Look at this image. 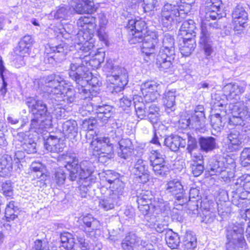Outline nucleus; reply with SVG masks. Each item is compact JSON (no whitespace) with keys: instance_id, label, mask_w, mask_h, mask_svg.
<instances>
[{"instance_id":"nucleus-21","label":"nucleus","mask_w":250,"mask_h":250,"mask_svg":"<svg viewBox=\"0 0 250 250\" xmlns=\"http://www.w3.org/2000/svg\"><path fill=\"white\" fill-rule=\"evenodd\" d=\"M231 117L229 118V124L245 127L246 117L244 105L241 103H236L231 109Z\"/></svg>"},{"instance_id":"nucleus-44","label":"nucleus","mask_w":250,"mask_h":250,"mask_svg":"<svg viewBox=\"0 0 250 250\" xmlns=\"http://www.w3.org/2000/svg\"><path fill=\"white\" fill-rule=\"evenodd\" d=\"M174 39L169 34H165L163 38L162 46L160 50H163L166 52L175 54Z\"/></svg>"},{"instance_id":"nucleus-18","label":"nucleus","mask_w":250,"mask_h":250,"mask_svg":"<svg viewBox=\"0 0 250 250\" xmlns=\"http://www.w3.org/2000/svg\"><path fill=\"white\" fill-rule=\"evenodd\" d=\"M242 139L238 131H230L224 139L223 148L227 152H233L239 150L241 147Z\"/></svg>"},{"instance_id":"nucleus-33","label":"nucleus","mask_w":250,"mask_h":250,"mask_svg":"<svg viewBox=\"0 0 250 250\" xmlns=\"http://www.w3.org/2000/svg\"><path fill=\"white\" fill-rule=\"evenodd\" d=\"M233 188L236 193L244 191L250 192V175L246 174L238 178L233 185Z\"/></svg>"},{"instance_id":"nucleus-48","label":"nucleus","mask_w":250,"mask_h":250,"mask_svg":"<svg viewBox=\"0 0 250 250\" xmlns=\"http://www.w3.org/2000/svg\"><path fill=\"white\" fill-rule=\"evenodd\" d=\"M62 247L67 250H72L75 244L73 235L68 232H63L60 235Z\"/></svg>"},{"instance_id":"nucleus-62","label":"nucleus","mask_w":250,"mask_h":250,"mask_svg":"<svg viewBox=\"0 0 250 250\" xmlns=\"http://www.w3.org/2000/svg\"><path fill=\"white\" fill-rule=\"evenodd\" d=\"M168 226L167 222L164 220H156L153 225V228H154L159 233H161L167 229Z\"/></svg>"},{"instance_id":"nucleus-53","label":"nucleus","mask_w":250,"mask_h":250,"mask_svg":"<svg viewBox=\"0 0 250 250\" xmlns=\"http://www.w3.org/2000/svg\"><path fill=\"white\" fill-rule=\"evenodd\" d=\"M210 122L212 127L217 131H220L224 127V124L222 122V118L220 114L216 113L212 115L210 118Z\"/></svg>"},{"instance_id":"nucleus-36","label":"nucleus","mask_w":250,"mask_h":250,"mask_svg":"<svg viewBox=\"0 0 250 250\" xmlns=\"http://www.w3.org/2000/svg\"><path fill=\"white\" fill-rule=\"evenodd\" d=\"M165 145L171 151H177L180 147H185L186 141L179 136H169L165 139Z\"/></svg>"},{"instance_id":"nucleus-24","label":"nucleus","mask_w":250,"mask_h":250,"mask_svg":"<svg viewBox=\"0 0 250 250\" xmlns=\"http://www.w3.org/2000/svg\"><path fill=\"white\" fill-rule=\"evenodd\" d=\"M132 172L139 182L145 183L148 181L149 174L146 162L142 159H138L137 160L132 168Z\"/></svg>"},{"instance_id":"nucleus-25","label":"nucleus","mask_w":250,"mask_h":250,"mask_svg":"<svg viewBox=\"0 0 250 250\" xmlns=\"http://www.w3.org/2000/svg\"><path fill=\"white\" fill-rule=\"evenodd\" d=\"M143 241L133 232H129L122 240L121 248L123 250H138Z\"/></svg>"},{"instance_id":"nucleus-34","label":"nucleus","mask_w":250,"mask_h":250,"mask_svg":"<svg viewBox=\"0 0 250 250\" xmlns=\"http://www.w3.org/2000/svg\"><path fill=\"white\" fill-rule=\"evenodd\" d=\"M62 130L64 136L67 138H74L78 133V126L77 122L68 120L62 125Z\"/></svg>"},{"instance_id":"nucleus-27","label":"nucleus","mask_w":250,"mask_h":250,"mask_svg":"<svg viewBox=\"0 0 250 250\" xmlns=\"http://www.w3.org/2000/svg\"><path fill=\"white\" fill-rule=\"evenodd\" d=\"M33 39L30 35H25L19 42V46L16 48L15 53L20 58H24L29 55Z\"/></svg>"},{"instance_id":"nucleus-6","label":"nucleus","mask_w":250,"mask_h":250,"mask_svg":"<svg viewBox=\"0 0 250 250\" xmlns=\"http://www.w3.org/2000/svg\"><path fill=\"white\" fill-rule=\"evenodd\" d=\"M114 182L117 187L112 186L108 189L103 187L101 188V193L105 195L99 200V207L105 211L113 209L124 192L125 184L117 179Z\"/></svg>"},{"instance_id":"nucleus-20","label":"nucleus","mask_w":250,"mask_h":250,"mask_svg":"<svg viewBox=\"0 0 250 250\" xmlns=\"http://www.w3.org/2000/svg\"><path fill=\"white\" fill-rule=\"evenodd\" d=\"M166 190L167 193L174 196L176 200L179 202V204L183 205L188 201L183 186L179 181L173 180L169 181L166 185Z\"/></svg>"},{"instance_id":"nucleus-38","label":"nucleus","mask_w":250,"mask_h":250,"mask_svg":"<svg viewBox=\"0 0 250 250\" xmlns=\"http://www.w3.org/2000/svg\"><path fill=\"white\" fill-rule=\"evenodd\" d=\"M165 158H159L157 160L150 162L152 169L156 175L164 176L169 172V168L166 165Z\"/></svg>"},{"instance_id":"nucleus-30","label":"nucleus","mask_w":250,"mask_h":250,"mask_svg":"<svg viewBox=\"0 0 250 250\" xmlns=\"http://www.w3.org/2000/svg\"><path fill=\"white\" fill-rule=\"evenodd\" d=\"M79 50V53H83V55H82V58L83 60H85L86 56L88 58V62H87V65L90 68L91 67L92 68H98L100 64L103 62L104 59L105 54L104 52H98L97 53H96L94 56L92 57V59L90 58L89 55L90 54V52H89L90 50H89L87 52H84L81 50Z\"/></svg>"},{"instance_id":"nucleus-4","label":"nucleus","mask_w":250,"mask_h":250,"mask_svg":"<svg viewBox=\"0 0 250 250\" xmlns=\"http://www.w3.org/2000/svg\"><path fill=\"white\" fill-rule=\"evenodd\" d=\"M77 24L79 30L75 36V47L77 50L87 52L94 46L92 37L96 26V19L92 16L81 17Z\"/></svg>"},{"instance_id":"nucleus-10","label":"nucleus","mask_w":250,"mask_h":250,"mask_svg":"<svg viewBox=\"0 0 250 250\" xmlns=\"http://www.w3.org/2000/svg\"><path fill=\"white\" fill-rule=\"evenodd\" d=\"M220 28L221 25L218 21L208 22L204 21L202 22L199 43L203 46L207 56L211 54L212 51L210 44L211 39Z\"/></svg>"},{"instance_id":"nucleus-64","label":"nucleus","mask_w":250,"mask_h":250,"mask_svg":"<svg viewBox=\"0 0 250 250\" xmlns=\"http://www.w3.org/2000/svg\"><path fill=\"white\" fill-rule=\"evenodd\" d=\"M197 147V141L195 138L191 137H188V146L187 150L189 154H191L192 151Z\"/></svg>"},{"instance_id":"nucleus-26","label":"nucleus","mask_w":250,"mask_h":250,"mask_svg":"<svg viewBox=\"0 0 250 250\" xmlns=\"http://www.w3.org/2000/svg\"><path fill=\"white\" fill-rule=\"evenodd\" d=\"M70 6L79 14L92 13L94 10V2L90 0H72Z\"/></svg>"},{"instance_id":"nucleus-37","label":"nucleus","mask_w":250,"mask_h":250,"mask_svg":"<svg viewBox=\"0 0 250 250\" xmlns=\"http://www.w3.org/2000/svg\"><path fill=\"white\" fill-rule=\"evenodd\" d=\"M196 29L195 22L192 20L184 21L181 26L179 33V37H194L196 35Z\"/></svg>"},{"instance_id":"nucleus-49","label":"nucleus","mask_w":250,"mask_h":250,"mask_svg":"<svg viewBox=\"0 0 250 250\" xmlns=\"http://www.w3.org/2000/svg\"><path fill=\"white\" fill-rule=\"evenodd\" d=\"M148 109L147 110V117L148 120L152 123H157L160 117L159 108L155 104H152L147 106Z\"/></svg>"},{"instance_id":"nucleus-12","label":"nucleus","mask_w":250,"mask_h":250,"mask_svg":"<svg viewBox=\"0 0 250 250\" xmlns=\"http://www.w3.org/2000/svg\"><path fill=\"white\" fill-rule=\"evenodd\" d=\"M91 146L95 152V155H98L100 160L105 157L110 159L113 152L112 144L108 137L97 138L91 143Z\"/></svg>"},{"instance_id":"nucleus-42","label":"nucleus","mask_w":250,"mask_h":250,"mask_svg":"<svg viewBox=\"0 0 250 250\" xmlns=\"http://www.w3.org/2000/svg\"><path fill=\"white\" fill-rule=\"evenodd\" d=\"M95 114L103 123H106L112 114V107L108 105H96Z\"/></svg>"},{"instance_id":"nucleus-15","label":"nucleus","mask_w":250,"mask_h":250,"mask_svg":"<svg viewBox=\"0 0 250 250\" xmlns=\"http://www.w3.org/2000/svg\"><path fill=\"white\" fill-rule=\"evenodd\" d=\"M248 13L241 5H237L232 13V21L234 25L233 30L235 34L238 36L244 33L247 24Z\"/></svg>"},{"instance_id":"nucleus-52","label":"nucleus","mask_w":250,"mask_h":250,"mask_svg":"<svg viewBox=\"0 0 250 250\" xmlns=\"http://www.w3.org/2000/svg\"><path fill=\"white\" fill-rule=\"evenodd\" d=\"M30 250H56L50 246L49 243L45 240L37 239Z\"/></svg>"},{"instance_id":"nucleus-58","label":"nucleus","mask_w":250,"mask_h":250,"mask_svg":"<svg viewBox=\"0 0 250 250\" xmlns=\"http://www.w3.org/2000/svg\"><path fill=\"white\" fill-rule=\"evenodd\" d=\"M158 6V0H143V7L145 12L154 10Z\"/></svg>"},{"instance_id":"nucleus-61","label":"nucleus","mask_w":250,"mask_h":250,"mask_svg":"<svg viewBox=\"0 0 250 250\" xmlns=\"http://www.w3.org/2000/svg\"><path fill=\"white\" fill-rule=\"evenodd\" d=\"M30 169L34 172H38L39 173V175H37L38 178H41L43 176L44 166L40 162H34L32 163L30 166Z\"/></svg>"},{"instance_id":"nucleus-31","label":"nucleus","mask_w":250,"mask_h":250,"mask_svg":"<svg viewBox=\"0 0 250 250\" xmlns=\"http://www.w3.org/2000/svg\"><path fill=\"white\" fill-rule=\"evenodd\" d=\"M223 90L228 100H237L239 95L244 92V89L236 83H229L224 87Z\"/></svg>"},{"instance_id":"nucleus-17","label":"nucleus","mask_w":250,"mask_h":250,"mask_svg":"<svg viewBox=\"0 0 250 250\" xmlns=\"http://www.w3.org/2000/svg\"><path fill=\"white\" fill-rule=\"evenodd\" d=\"M20 167L19 159H17L13 163L11 157L7 155L3 156L0 159V176L3 177H9L14 171L20 173Z\"/></svg>"},{"instance_id":"nucleus-56","label":"nucleus","mask_w":250,"mask_h":250,"mask_svg":"<svg viewBox=\"0 0 250 250\" xmlns=\"http://www.w3.org/2000/svg\"><path fill=\"white\" fill-rule=\"evenodd\" d=\"M196 239L191 233H187L184 240V245L187 249H193L196 246Z\"/></svg>"},{"instance_id":"nucleus-16","label":"nucleus","mask_w":250,"mask_h":250,"mask_svg":"<svg viewBox=\"0 0 250 250\" xmlns=\"http://www.w3.org/2000/svg\"><path fill=\"white\" fill-rule=\"evenodd\" d=\"M146 26L145 21L139 18L128 20L127 28L130 30L132 35L129 41L130 43L135 44L142 41L143 32L145 31Z\"/></svg>"},{"instance_id":"nucleus-14","label":"nucleus","mask_w":250,"mask_h":250,"mask_svg":"<svg viewBox=\"0 0 250 250\" xmlns=\"http://www.w3.org/2000/svg\"><path fill=\"white\" fill-rule=\"evenodd\" d=\"M161 84L153 81H148L141 85V91L146 103L155 102L160 97Z\"/></svg>"},{"instance_id":"nucleus-7","label":"nucleus","mask_w":250,"mask_h":250,"mask_svg":"<svg viewBox=\"0 0 250 250\" xmlns=\"http://www.w3.org/2000/svg\"><path fill=\"white\" fill-rule=\"evenodd\" d=\"M185 15L178 3L166 1L158 15L159 21L164 26L168 27L173 23L180 22Z\"/></svg>"},{"instance_id":"nucleus-32","label":"nucleus","mask_w":250,"mask_h":250,"mask_svg":"<svg viewBox=\"0 0 250 250\" xmlns=\"http://www.w3.org/2000/svg\"><path fill=\"white\" fill-rule=\"evenodd\" d=\"M183 39L180 43V50L184 56H188L194 50L196 46V42L194 37H179Z\"/></svg>"},{"instance_id":"nucleus-5","label":"nucleus","mask_w":250,"mask_h":250,"mask_svg":"<svg viewBox=\"0 0 250 250\" xmlns=\"http://www.w3.org/2000/svg\"><path fill=\"white\" fill-rule=\"evenodd\" d=\"M244 224L230 223L227 228L226 248L228 250H245L248 246L243 236Z\"/></svg>"},{"instance_id":"nucleus-57","label":"nucleus","mask_w":250,"mask_h":250,"mask_svg":"<svg viewBox=\"0 0 250 250\" xmlns=\"http://www.w3.org/2000/svg\"><path fill=\"white\" fill-rule=\"evenodd\" d=\"M240 159L243 166L247 167L250 165V147L243 149L241 154Z\"/></svg>"},{"instance_id":"nucleus-46","label":"nucleus","mask_w":250,"mask_h":250,"mask_svg":"<svg viewBox=\"0 0 250 250\" xmlns=\"http://www.w3.org/2000/svg\"><path fill=\"white\" fill-rule=\"evenodd\" d=\"M165 239L167 246L172 249H177L180 243L179 235L171 229L167 230Z\"/></svg>"},{"instance_id":"nucleus-39","label":"nucleus","mask_w":250,"mask_h":250,"mask_svg":"<svg viewBox=\"0 0 250 250\" xmlns=\"http://www.w3.org/2000/svg\"><path fill=\"white\" fill-rule=\"evenodd\" d=\"M143 100V98L138 95H135L133 97L136 114L138 118L140 119H144L147 117L146 109L147 105L145 104Z\"/></svg>"},{"instance_id":"nucleus-8","label":"nucleus","mask_w":250,"mask_h":250,"mask_svg":"<svg viewBox=\"0 0 250 250\" xmlns=\"http://www.w3.org/2000/svg\"><path fill=\"white\" fill-rule=\"evenodd\" d=\"M235 164L230 157L223 158L221 161L215 159L210 162L209 172L211 175H216L226 181L234 175Z\"/></svg>"},{"instance_id":"nucleus-54","label":"nucleus","mask_w":250,"mask_h":250,"mask_svg":"<svg viewBox=\"0 0 250 250\" xmlns=\"http://www.w3.org/2000/svg\"><path fill=\"white\" fill-rule=\"evenodd\" d=\"M66 175L63 169L61 168H57L54 174V180L57 185L59 186L62 185L65 180Z\"/></svg>"},{"instance_id":"nucleus-59","label":"nucleus","mask_w":250,"mask_h":250,"mask_svg":"<svg viewBox=\"0 0 250 250\" xmlns=\"http://www.w3.org/2000/svg\"><path fill=\"white\" fill-rule=\"evenodd\" d=\"M60 104L57 106L54 107L52 114L57 120H60L64 117L65 115V110L62 106L59 105ZM60 104L62 105V103H60Z\"/></svg>"},{"instance_id":"nucleus-43","label":"nucleus","mask_w":250,"mask_h":250,"mask_svg":"<svg viewBox=\"0 0 250 250\" xmlns=\"http://www.w3.org/2000/svg\"><path fill=\"white\" fill-rule=\"evenodd\" d=\"M176 91L174 89L166 91L164 95L163 101L167 112L175 110Z\"/></svg>"},{"instance_id":"nucleus-29","label":"nucleus","mask_w":250,"mask_h":250,"mask_svg":"<svg viewBox=\"0 0 250 250\" xmlns=\"http://www.w3.org/2000/svg\"><path fill=\"white\" fill-rule=\"evenodd\" d=\"M44 146L48 151L59 153L63 151L64 146L60 138L50 135L45 140Z\"/></svg>"},{"instance_id":"nucleus-45","label":"nucleus","mask_w":250,"mask_h":250,"mask_svg":"<svg viewBox=\"0 0 250 250\" xmlns=\"http://www.w3.org/2000/svg\"><path fill=\"white\" fill-rule=\"evenodd\" d=\"M199 143L201 149L206 152L212 151L216 146V139L212 137H201Z\"/></svg>"},{"instance_id":"nucleus-2","label":"nucleus","mask_w":250,"mask_h":250,"mask_svg":"<svg viewBox=\"0 0 250 250\" xmlns=\"http://www.w3.org/2000/svg\"><path fill=\"white\" fill-rule=\"evenodd\" d=\"M60 75L52 74L42 79L39 87L49 94H52L56 101L67 104L73 103L76 98V92Z\"/></svg>"},{"instance_id":"nucleus-3","label":"nucleus","mask_w":250,"mask_h":250,"mask_svg":"<svg viewBox=\"0 0 250 250\" xmlns=\"http://www.w3.org/2000/svg\"><path fill=\"white\" fill-rule=\"evenodd\" d=\"M88 58L86 56L85 60L82 58V54L80 57L77 55L72 59L68 69L70 78L74 80L77 84V88L80 95V98L88 101L92 99V94L89 89L86 87L89 82V75H91L90 69L87 65Z\"/></svg>"},{"instance_id":"nucleus-9","label":"nucleus","mask_w":250,"mask_h":250,"mask_svg":"<svg viewBox=\"0 0 250 250\" xmlns=\"http://www.w3.org/2000/svg\"><path fill=\"white\" fill-rule=\"evenodd\" d=\"M106 73L107 81L121 90L127 83L128 75L126 70L119 66H114L111 61H108L104 67Z\"/></svg>"},{"instance_id":"nucleus-22","label":"nucleus","mask_w":250,"mask_h":250,"mask_svg":"<svg viewBox=\"0 0 250 250\" xmlns=\"http://www.w3.org/2000/svg\"><path fill=\"white\" fill-rule=\"evenodd\" d=\"M52 120V116L42 118L34 116L31 121L30 131L37 134L42 133L44 130L51 127Z\"/></svg>"},{"instance_id":"nucleus-23","label":"nucleus","mask_w":250,"mask_h":250,"mask_svg":"<svg viewBox=\"0 0 250 250\" xmlns=\"http://www.w3.org/2000/svg\"><path fill=\"white\" fill-rule=\"evenodd\" d=\"M175 54L160 50L156 56V63L161 71L167 72L173 67Z\"/></svg>"},{"instance_id":"nucleus-41","label":"nucleus","mask_w":250,"mask_h":250,"mask_svg":"<svg viewBox=\"0 0 250 250\" xmlns=\"http://www.w3.org/2000/svg\"><path fill=\"white\" fill-rule=\"evenodd\" d=\"M70 6L62 4L56 8L51 13L54 18L57 20H67L70 17L72 12Z\"/></svg>"},{"instance_id":"nucleus-35","label":"nucleus","mask_w":250,"mask_h":250,"mask_svg":"<svg viewBox=\"0 0 250 250\" xmlns=\"http://www.w3.org/2000/svg\"><path fill=\"white\" fill-rule=\"evenodd\" d=\"M221 4V0H206V8L207 10L206 18H210L212 20L217 19L219 17L218 12L219 11Z\"/></svg>"},{"instance_id":"nucleus-55","label":"nucleus","mask_w":250,"mask_h":250,"mask_svg":"<svg viewBox=\"0 0 250 250\" xmlns=\"http://www.w3.org/2000/svg\"><path fill=\"white\" fill-rule=\"evenodd\" d=\"M22 147L27 153H34L37 152L36 143L31 139L26 140L23 143Z\"/></svg>"},{"instance_id":"nucleus-50","label":"nucleus","mask_w":250,"mask_h":250,"mask_svg":"<svg viewBox=\"0 0 250 250\" xmlns=\"http://www.w3.org/2000/svg\"><path fill=\"white\" fill-rule=\"evenodd\" d=\"M112 128L109 135L113 140L119 142L124 133L123 128L121 125H118L117 123H115L112 124Z\"/></svg>"},{"instance_id":"nucleus-19","label":"nucleus","mask_w":250,"mask_h":250,"mask_svg":"<svg viewBox=\"0 0 250 250\" xmlns=\"http://www.w3.org/2000/svg\"><path fill=\"white\" fill-rule=\"evenodd\" d=\"M26 104L34 116L42 118L52 116L47 111L46 105L41 100L35 97L27 99Z\"/></svg>"},{"instance_id":"nucleus-60","label":"nucleus","mask_w":250,"mask_h":250,"mask_svg":"<svg viewBox=\"0 0 250 250\" xmlns=\"http://www.w3.org/2000/svg\"><path fill=\"white\" fill-rule=\"evenodd\" d=\"M97 121L94 118L84 120L82 124V128L85 130H92L96 126Z\"/></svg>"},{"instance_id":"nucleus-47","label":"nucleus","mask_w":250,"mask_h":250,"mask_svg":"<svg viewBox=\"0 0 250 250\" xmlns=\"http://www.w3.org/2000/svg\"><path fill=\"white\" fill-rule=\"evenodd\" d=\"M83 220L85 226L86 232H91L98 229L100 227V222L94 218L91 214H87L84 216Z\"/></svg>"},{"instance_id":"nucleus-28","label":"nucleus","mask_w":250,"mask_h":250,"mask_svg":"<svg viewBox=\"0 0 250 250\" xmlns=\"http://www.w3.org/2000/svg\"><path fill=\"white\" fill-rule=\"evenodd\" d=\"M119 146L117 150L119 157L124 159L129 158L132 154L134 147L131 141L129 139H121L118 142Z\"/></svg>"},{"instance_id":"nucleus-63","label":"nucleus","mask_w":250,"mask_h":250,"mask_svg":"<svg viewBox=\"0 0 250 250\" xmlns=\"http://www.w3.org/2000/svg\"><path fill=\"white\" fill-rule=\"evenodd\" d=\"M190 168L193 175L195 177L200 175L204 169L203 164H190Z\"/></svg>"},{"instance_id":"nucleus-13","label":"nucleus","mask_w":250,"mask_h":250,"mask_svg":"<svg viewBox=\"0 0 250 250\" xmlns=\"http://www.w3.org/2000/svg\"><path fill=\"white\" fill-rule=\"evenodd\" d=\"M150 205L152 214L154 216L160 214H163L164 216L171 215L173 219L179 220V210L175 208H173L171 210L169 207L166 205V203L164 202L162 198L154 197Z\"/></svg>"},{"instance_id":"nucleus-51","label":"nucleus","mask_w":250,"mask_h":250,"mask_svg":"<svg viewBox=\"0 0 250 250\" xmlns=\"http://www.w3.org/2000/svg\"><path fill=\"white\" fill-rule=\"evenodd\" d=\"M18 211L17 207L14 205V202L12 201L7 205L5 208V216L7 221L15 220L17 217L16 214Z\"/></svg>"},{"instance_id":"nucleus-1","label":"nucleus","mask_w":250,"mask_h":250,"mask_svg":"<svg viewBox=\"0 0 250 250\" xmlns=\"http://www.w3.org/2000/svg\"><path fill=\"white\" fill-rule=\"evenodd\" d=\"M62 159L66 163L65 168L70 171L69 178L71 181L76 180L77 177L83 179V186H81V190L83 188L84 194H82V196L85 197L87 190L85 187H89L95 182V178L92 175L95 170L93 163L87 160H83L79 164L76 154L72 152H67L62 155Z\"/></svg>"},{"instance_id":"nucleus-11","label":"nucleus","mask_w":250,"mask_h":250,"mask_svg":"<svg viewBox=\"0 0 250 250\" xmlns=\"http://www.w3.org/2000/svg\"><path fill=\"white\" fill-rule=\"evenodd\" d=\"M157 41V35L155 32H151L144 37L142 36V41L137 42H142L141 50L145 62H147L154 59L153 54Z\"/></svg>"},{"instance_id":"nucleus-40","label":"nucleus","mask_w":250,"mask_h":250,"mask_svg":"<svg viewBox=\"0 0 250 250\" xmlns=\"http://www.w3.org/2000/svg\"><path fill=\"white\" fill-rule=\"evenodd\" d=\"M50 49L54 54L50 55L49 57L56 62H61L64 60L68 52V46L64 44L51 46Z\"/></svg>"}]
</instances>
